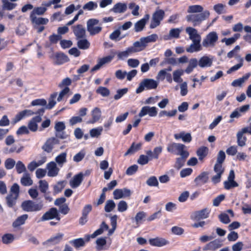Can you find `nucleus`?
Returning <instances> with one entry per match:
<instances>
[{
  "mask_svg": "<svg viewBox=\"0 0 251 251\" xmlns=\"http://www.w3.org/2000/svg\"><path fill=\"white\" fill-rule=\"evenodd\" d=\"M14 235L10 233H6L1 238L2 242L4 244L11 243L14 241Z\"/></svg>",
  "mask_w": 251,
  "mask_h": 251,
  "instance_id": "obj_40",
  "label": "nucleus"
},
{
  "mask_svg": "<svg viewBox=\"0 0 251 251\" xmlns=\"http://www.w3.org/2000/svg\"><path fill=\"white\" fill-rule=\"evenodd\" d=\"M49 41L51 44H56L58 41L60 40L62 38L61 35L52 34L49 37Z\"/></svg>",
  "mask_w": 251,
  "mask_h": 251,
  "instance_id": "obj_63",
  "label": "nucleus"
},
{
  "mask_svg": "<svg viewBox=\"0 0 251 251\" xmlns=\"http://www.w3.org/2000/svg\"><path fill=\"white\" fill-rule=\"evenodd\" d=\"M167 150L169 152L177 155L189 152L186 150L185 145L176 143L169 144L167 146Z\"/></svg>",
  "mask_w": 251,
  "mask_h": 251,
  "instance_id": "obj_4",
  "label": "nucleus"
},
{
  "mask_svg": "<svg viewBox=\"0 0 251 251\" xmlns=\"http://www.w3.org/2000/svg\"><path fill=\"white\" fill-rule=\"evenodd\" d=\"M102 131V127L101 126L97 128H93L90 131V134L92 137H98L101 134Z\"/></svg>",
  "mask_w": 251,
  "mask_h": 251,
  "instance_id": "obj_58",
  "label": "nucleus"
},
{
  "mask_svg": "<svg viewBox=\"0 0 251 251\" xmlns=\"http://www.w3.org/2000/svg\"><path fill=\"white\" fill-rule=\"evenodd\" d=\"M55 219L59 221L61 219L59 212L55 207H52L46 212L41 218V221H46Z\"/></svg>",
  "mask_w": 251,
  "mask_h": 251,
  "instance_id": "obj_6",
  "label": "nucleus"
},
{
  "mask_svg": "<svg viewBox=\"0 0 251 251\" xmlns=\"http://www.w3.org/2000/svg\"><path fill=\"white\" fill-rule=\"evenodd\" d=\"M34 114V112L29 109H25L18 113L13 119L12 123L15 124L26 117H29Z\"/></svg>",
  "mask_w": 251,
  "mask_h": 251,
  "instance_id": "obj_11",
  "label": "nucleus"
},
{
  "mask_svg": "<svg viewBox=\"0 0 251 251\" xmlns=\"http://www.w3.org/2000/svg\"><path fill=\"white\" fill-rule=\"evenodd\" d=\"M209 16V11L205 10L201 13L187 15L186 16V20L187 22L192 23L194 26H196L200 25L203 21L208 19Z\"/></svg>",
  "mask_w": 251,
  "mask_h": 251,
  "instance_id": "obj_1",
  "label": "nucleus"
},
{
  "mask_svg": "<svg viewBox=\"0 0 251 251\" xmlns=\"http://www.w3.org/2000/svg\"><path fill=\"white\" fill-rule=\"evenodd\" d=\"M101 116V111L100 108L95 107L92 111V119L89 121L88 124H94L98 122Z\"/></svg>",
  "mask_w": 251,
  "mask_h": 251,
  "instance_id": "obj_28",
  "label": "nucleus"
},
{
  "mask_svg": "<svg viewBox=\"0 0 251 251\" xmlns=\"http://www.w3.org/2000/svg\"><path fill=\"white\" fill-rule=\"evenodd\" d=\"M157 39L158 36L156 34H152L147 37H142V40L144 41L146 45H147L149 43L155 42Z\"/></svg>",
  "mask_w": 251,
  "mask_h": 251,
  "instance_id": "obj_47",
  "label": "nucleus"
},
{
  "mask_svg": "<svg viewBox=\"0 0 251 251\" xmlns=\"http://www.w3.org/2000/svg\"><path fill=\"white\" fill-rule=\"evenodd\" d=\"M21 183L24 186H30L32 184V180L29 177L28 175L26 176H23L21 179Z\"/></svg>",
  "mask_w": 251,
  "mask_h": 251,
  "instance_id": "obj_53",
  "label": "nucleus"
},
{
  "mask_svg": "<svg viewBox=\"0 0 251 251\" xmlns=\"http://www.w3.org/2000/svg\"><path fill=\"white\" fill-rule=\"evenodd\" d=\"M200 161L203 162V159L206 157L208 153V148L203 146L199 148L196 152Z\"/></svg>",
  "mask_w": 251,
  "mask_h": 251,
  "instance_id": "obj_27",
  "label": "nucleus"
},
{
  "mask_svg": "<svg viewBox=\"0 0 251 251\" xmlns=\"http://www.w3.org/2000/svg\"><path fill=\"white\" fill-rule=\"evenodd\" d=\"M193 44H192L188 48H187L186 50L187 52L192 53L195 51H198L201 50V47L200 44V39L194 40Z\"/></svg>",
  "mask_w": 251,
  "mask_h": 251,
  "instance_id": "obj_23",
  "label": "nucleus"
},
{
  "mask_svg": "<svg viewBox=\"0 0 251 251\" xmlns=\"http://www.w3.org/2000/svg\"><path fill=\"white\" fill-rule=\"evenodd\" d=\"M69 243L73 246L75 249H78L85 245V241L82 238L72 240L69 241Z\"/></svg>",
  "mask_w": 251,
  "mask_h": 251,
  "instance_id": "obj_34",
  "label": "nucleus"
},
{
  "mask_svg": "<svg viewBox=\"0 0 251 251\" xmlns=\"http://www.w3.org/2000/svg\"><path fill=\"white\" fill-rule=\"evenodd\" d=\"M116 204L114 201L112 200L107 201L106 202L104 210L106 212L112 211L115 207Z\"/></svg>",
  "mask_w": 251,
  "mask_h": 251,
  "instance_id": "obj_42",
  "label": "nucleus"
},
{
  "mask_svg": "<svg viewBox=\"0 0 251 251\" xmlns=\"http://www.w3.org/2000/svg\"><path fill=\"white\" fill-rule=\"evenodd\" d=\"M165 16V12L162 9L156 10L152 15V20L150 25L151 28H154L160 25L161 21L163 20Z\"/></svg>",
  "mask_w": 251,
  "mask_h": 251,
  "instance_id": "obj_5",
  "label": "nucleus"
},
{
  "mask_svg": "<svg viewBox=\"0 0 251 251\" xmlns=\"http://www.w3.org/2000/svg\"><path fill=\"white\" fill-rule=\"evenodd\" d=\"M210 209L205 208L201 210L196 211L194 214V220L200 221L208 218L210 213Z\"/></svg>",
  "mask_w": 251,
  "mask_h": 251,
  "instance_id": "obj_15",
  "label": "nucleus"
},
{
  "mask_svg": "<svg viewBox=\"0 0 251 251\" xmlns=\"http://www.w3.org/2000/svg\"><path fill=\"white\" fill-rule=\"evenodd\" d=\"M96 92L103 97H107L110 94L109 90L107 88L102 86H100L97 89Z\"/></svg>",
  "mask_w": 251,
  "mask_h": 251,
  "instance_id": "obj_46",
  "label": "nucleus"
},
{
  "mask_svg": "<svg viewBox=\"0 0 251 251\" xmlns=\"http://www.w3.org/2000/svg\"><path fill=\"white\" fill-rule=\"evenodd\" d=\"M181 156L176 158L174 167L177 170H179L185 164L186 158L189 156V153H183L180 155Z\"/></svg>",
  "mask_w": 251,
  "mask_h": 251,
  "instance_id": "obj_20",
  "label": "nucleus"
},
{
  "mask_svg": "<svg viewBox=\"0 0 251 251\" xmlns=\"http://www.w3.org/2000/svg\"><path fill=\"white\" fill-rule=\"evenodd\" d=\"M186 32L189 35V38L192 40H201V36L198 33L197 29L192 27H187L186 28Z\"/></svg>",
  "mask_w": 251,
  "mask_h": 251,
  "instance_id": "obj_25",
  "label": "nucleus"
},
{
  "mask_svg": "<svg viewBox=\"0 0 251 251\" xmlns=\"http://www.w3.org/2000/svg\"><path fill=\"white\" fill-rule=\"evenodd\" d=\"M73 33L77 39L84 38L86 36V30L84 26L80 24L72 26Z\"/></svg>",
  "mask_w": 251,
  "mask_h": 251,
  "instance_id": "obj_12",
  "label": "nucleus"
},
{
  "mask_svg": "<svg viewBox=\"0 0 251 251\" xmlns=\"http://www.w3.org/2000/svg\"><path fill=\"white\" fill-rule=\"evenodd\" d=\"M203 8L200 5H193L188 7L187 12L188 13H200L203 12Z\"/></svg>",
  "mask_w": 251,
  "mask_h": 251,
  "instance_id": "obj_33",
  "label": "nucleus"
},
{
  "mask_svg": "<svg viewBox=\"0 0 251 251\" xmlns=\"http://www.w3.org/2000/svg\"><path fill=\"white\" fill-rule=\"evenodd\" d=\"M126 9V4L125 3L118 2L114 5L112 9H110V11H113L116 13H122L125 12Z\"/></svg>",
  "mask_w": 251,
  "mask_h": 251,
  "instance_id": "obj_24",
  "label": "nucleus"
},
{
  "mask_svg": "<svg viewBox=\"0 0 251 251\" xmlns=\"http://www.w3.org/2000/svg\"><path fill=\"white\" fill-rule=\"evenodd\" d=\"M149 242L151 245L155 247H162L169 244V241L161 237L151 238Z\"/></svg>",
  "mask_w": 251,
  "mask_h": 251,
  "instance_id": "obj_16",
  "label": "nucleus"
},
{
  "mask_svg": "<svg viewBox=\"0 0 251 251\" xmlns=\"http://www.w3.org/2000/svg\"><path fill=\"white\" fill-rule=\"evenodd\" d=\"M222 241L219 239H215L207 244L203 248L204 251H215L222 246Z\"/></svg>",
  "mask_w": 251,
  "mask_h": 251,
  "instance_id": "obj_10",
  "label": "nucleus"
},
{
  "mask_svg": "<svg viewBox=\"0 0 251 251\" xmlns=\"http://www.w3.org/2000/svg\"><path fill=\"white\" fill-rule=\"evenodd\" d=\"M55 64L61 65L69 61L68 57L64 53H57L55 55Z\"/></svg>",
  "mask_w": 251,
  "mask_h": 251,
  "instance_id": "obj_29",
  "label": "nucleus"
},
{
  "mask_svg": "<svg viewBox=\"0 0 251 251\" xmlns=\"http://www.w3.org/2000/svg\"><path fill=\"white\" fill-rule=\"evenodd\" d=\"M146 183L150 186H158V181L155 176H152L149 177L146 181Z\"/></svg>",
  "mask_w": 251,
  "mask_h": 251,
  "instance_id": "obj_51",
  "label": "nucleus"
},
{
  "mask_svg": "<svg viewBox=\"0 0 251 251\" xmlns=\"http://www.w3.org/2000/svg\"><path fill=\"white\" fill-rule=\"evenodd\" d=\"M99 22V20L96 19H90L87 21V28L91 35H94L98 34L101 31V27H94V25L98 24Z\"/></svg>",
  "mask_w": 251,
  "mask_h": 251,
  "instance_id": "obj_7",
  "label": "nucleus"
},
{
  "mask_svg": "<svg viewBox=\"0 0 251 251\" xmlns=\"http://www.w3.org/2000/svg\"><path fill=\"white\" fill-rule=\"evenodd\" d=\"M249 76L250 75L247 74L242 77L235 79L232 81L231 85L233 87L241 86L245 81L248 79Z\"/></svg>",
  "mask_w": 251,
  "mask_h": 251,
  "instance_id": "obj_35",
  "label": "nucleus"
},
{
  "mask_svg": "<svg viewBox=\"0 0 251 251\" xmlns=\"http://www.w3.org/2000/svg\"><path fill=\"white\" fill-rule=\"evenodd\" d=\"M18 197L14 196L13 194L10 193L6 197V203L9 207H13L16 204Z\"/></svg>",
  "mask_w": 251,
  "mask_h": 251,
  "instance_id": "obj_30",
  "label": "nucleus"
},
{
  "mask_svg": "<svg viewBox=\"0 0 251 251\" xmlns=\"http://www.w3.org/2000/svg\"><path fill=\"white\" fill-rule=\"evenodd\" d=\"M96 244L97 245V250L101 251L103 249V246L106 244V240L105 238H100L96 240Z\"/></svg>",
  "mask_w": 251,
  "mask_h": 251,
  "instance_id": "obj_54",
  "label": "nucleus"
},
{
  "mask_svg": "<svg viewBox=\"0 0 251 251\" xmlns=\"http://www.w3.org/2000/svg\"><path fill=\"white\" fill-rule=\"evenodd\" d=\"M16 169L18 174H21L26 171L24 164L21 161H18L16 164Z\"/></svg>",
  "mask_w": 251,
  "mask_h": 251,
  "instance_id": "obj_55",
  "label": "nucleus"
},
{
  "mask_svg": "<svg viewBox=\"0 0 251 251\" xmlns=\"http://www.w3.org/2000/svg\"><path fill=\"white\" fill-rule=\"evenodd\" d=\"M30 19L32 24H35L38 25H46L49 22L48 19L42 17L37 18L36 16L30 17Z\"/></svg>",
  "mask_w": 251,
  "mask_h": 251,
  "instance_id": "obj_31",
  "label": "nucleus"
},
{
  "mask_svg": "<svg viewBox=\"0 0 251 251\" xmlns=\"http://www.w3.org/2000/svg\"><path fill=\"white\" fill-rule=\"evenodd\" d=\"M64 234L61 233H57L55 236L50 237L47 242L53 243L54 244L59 243L62 239Z\"/></svg>",
  "mask_w": 251,
  "mask_h": 251,
  "instance_id": "obj_38",
  "label": "nucleus"
},
{
  "mask_svg": "<svg viewBox=\"0 0 251 251\" xmlns=\"http://www.w3.org/2000/svg\"><path fill=\"white\" fill-rule=\"evenodd\" d=\"M208 173L207 172H203L201 173L195 179L194 182L197 185H201L205 184L208 180Z\"/></svg>",
  "mask_w": 251,
  "mask_h": 251,
  "instance_id": "obj_19",
  "label": "nucleus"
},
{
  "mask_svg": "<svg viewBox=\"0 0 251 251\" xmlns=\"http://www.w3.org/2000/svg\"><path fill=\"white\" fill-rule=\"evenodd\" d=\"M77 45L80 49L86 50L90 47V44L87 39L82 38L78 41Z\"/></svg>",
  "mask_w": 251,
  "mask_h": 251,
  "instance_id": "obj_37",
  "label": "nucleus"
},
{
  "mask_svg": "<svg viewBox=\"0 0 251 251\" xmlns=\"http://www.w3.org/2000/svg\"><path fill=\"white\" fill-rule=\"evenodd\" d=\"M138 166L134 164L129 166L127 170H126V174L128 176H131L136 173V172L138 171Z\"/></svg>",
  "mask_w": 251,
  "mask_h": 251,
  "instance_id": "obj_59",
  "label": "nucleus"
},
{
  "mask_svg": "<svg viewBox=\"0 0 251 251\" xmlns=\"http://www.w3.org/2000/svg\"><path fill=\"white\" fill-rule=\"evenodd\" d=\"M44 205L42 202H36L31 200H26L21 204L23 211L27 212H37L41 210Z\"/></svg>",
  "mask_w": 251,
  "mask_h": 251,
  "instance_id": "obj_2",
  "label": "nucleus"
},
{
  "mask_svg": "<svg viewBox=\"0 0 251 251\" xmlns=\"http://www.w3.org/2000/svg\"><path fill=\"white\" fill-rule=\"evenodd\" d=\"M59 143L58 140L55 137H51L49 138L44 145L42 146V149L46 152L50 153L51 152L53 145Z\"/></svg>",
  "mask_w": 251,
  "mask_h": 251,
  "instance_id": "obj_13",
  "label": "nucleus"
},
{
  "mask_svg": "<svg viewBox=\"0 0 251 251\" xmlns=\"http://www.w3.org/2000/svg\"><path fill=\"white\" fill-rule=\"evenodd\" d=\"M243 133L244 132L242 131V132H239L237 134L238 145L240 147L244 146L247 140V138L243 136Z\"/></svg>",
  "mask_w": 251,
  "mask_h": 251,
  "instance_id": "obj_41",
  "label": "nucleus"
},
{
  "mask_svg": "<svg viewBox=\"0 0 251 251\" xmlns=\"http://www.w3.org/2000/svg\"><path fill=\"white\" fill-rule=\"evenodd\" d=\"M97 7L98 4L96 2L93 1H90L83 5V9L84 10L91 11L96 9Z\"/></svg>",
  "mask_w": 251,
  "mask_h": 251,
  "instance_id": "obj_45",
  "label": "nucleus"
},
{
  "mask_svg": "<svg viewBox=\"0 0 251 251\" xmlns=\"http://www.w3.org/2000/svg\"><path fill=\"white\" fill-rule=\"evenodd\" d=\"M171 231L175 235H181L184 233V230L182 227L174 226L171 228Z\"/></svg>",
  "mask_w": 251,
  "mask_h": 251,
  "instance_id": "obj_62",
  "label": "nucleus"
},
{
  "mask_svg": "<svg viewBox=\"0 0 251 251\" xmlns=\"http://www.w3.org/2000/svg\"><path fill=\"white\" fill-rule=\"evenodd\" d=\"M146 45L144 41L142 40V37L140 38V41H136L133 44V46L130 47L129 50L130 51H132V53L134 52H139L143 50L146 47Z\"/></svg>",
  "mask_w": 251,
  "mask_h": 251,
  "instance_id": "obj_14",
  "label": "nucleus"
},
{
  "mask_svg": "<svg viewBox=\"0 0 251 251\" xmlns=\"http://www.w3.org/2000/svg\"><path fill=\"white\" fill-rule=\"evenodd\" d=\"M15 165V161L12 158H7L4 162V166L7 170L12 169Z\"/></svg>",
  "mask_w": 251,
  "mask_h": 251,
  "instance_id": "obj_56",
  "label": "nucleus"
},
{
  "mask_svg": "<svg viewBox=\"0 0 251 251\" xmlns=\"http://www.w3.org/2000/svg\"><path fill=\"white\" fill-rule=\"evenodd\" d=\"M158 85V82L153 79H144L139 84V87L136 89V93L139 94L142 92L145 89L147 90L156 89Z\"/></svg>",
  "mask_w": 251,
  "mask_h": 251,
  "instance_id": "obj_3",
  "label": "nucleus"
},
{
  "mask_svg": "<svg viewBox=\"0 0 251 251\" xmlns=\"http://www.w3.org/2000/svg\"><path fill=\"white\" fill-rule=\"evenodd\" d=\"M67 153L62 152L55 157L56 162L59 164H62L66 162Z\"/></svg>",
  "mask_w": 251,
  "mask_h": 251,
  "instance_id": "obj_50",
  "label": "nucleus"
},
{
  "mask_svg": "<svg viewBox=\"0 0 251 251\" xmlns=\"http://www.w3.org/2000/svg\"><path fill=\"white\" fill-rule=\"evenodd\" d=\"M157 108L155 106L150 107L149 106H143L140 112L139 116L143 117L148 114L150 117H155L157 115Z\"/></svg>",
  "mask_w": 251,
  "mask_h": 251,
  "instance_id": "obj_9",
  "label": "nucleus"
},
{
  "mask_svg": "<svg viewBox=\"0 0 251 251\" xmlns=\"http://www.w3.org/2000/svg\"><path fill=\"white\" fill-rule=\"evenodd\" d=\"M146 24L143 21L140 20L137 22L134 25V30L136 32H140L143 30Z\"/></svg>",
  "mask_w": 251,
  "mask_h": 251,
  "instance_id": "obj_49",
  "label": "nucleus"
},
{
  "mask_svg": "<svg viewBox=\"0 0 251 251\" xmlns=\"http://www.w3.org/2000/svg\"><path fill=\"white\" fill-rule=\"evenodd\" d=\"M225 7V5L223 4L218 3L214 6L213 9L217 13L221 14L224 13Z\"/></svg>",
  "mask_w": 251,
  "mask_h": 251,
  "instance_id": "obj_64",
  "label": "nucleus"
},
{
  "mask_svg": "<svg viewBox=\"0 0 251 251\" xmlns=\"http://www.w3.org/2000/svg\"><path fill=\"white\" fill-rule=\"evenodd\" d=\"M150 160L147 155L144 154L140 155L137 160V163L141 165H144L148 163Z\"/></svg>",
  "mask_w": 251,
  "mask_h": 251,
  "instance_id": "obj_57",
  "label": "nucleus"
},
{
  "mask_svg": "<svg viewBox=\"0 0 251 251\" xmlns=\"http://www.w3.org/2000/svg\"><path fill=\"white\" fill-rule=\"evenodd\" d=\"M47 169L48 170V176L50 177H54L56 176L59 171L57 167L56 163L53 161H51L47 164Z\"/></svg>",
  "mask_w": 251,
  "mask_h": 251,
  "instance_id": "obj_18",
  "label": "nucleus"
},
{
  "mask_svg": "<svg viewBox=\"0 0 251 251\" xmlns=\"http://www.w3.org/2000/svg\"><path fill=\"white\" fill-rule=\"evenodd\" d=\"M140 144H135V143H133L126 152L125 153V155L126 156L128 154L134 153L138 151L140 149Z\"/></svg>",
  "mask_w": 251,
  "mask_h": 251,
  "instance_id": "obj_39",
  "label": "nucleus"
},
{
  "mask_svg": "<svg viewBox=\"0 0 251 251\" xmlns=\"http://www.w3.org/2000/svg\"><path fill=\"white\" fill-rule=\"evenodd\" d=\"M128 91L127 88H124L119 89L117 91V94L114 96V98L115 100H118L121 99L125 94H126Z\"/></svg>",
  "mask_w": 251,
  "mask_h": 251,
  "instance_id": "obj_61",
  "label": "nucleus"
},
{
  "mask_svg": "<svg viewBox=\"0 0 251 251\" xmlns=\"http://www.w3.org/2000/svg\"><path fill=\"white\" fill-rule=\"evenodd\" d=\"M47 10V8L45 7H35L33 10L31 12L30 17H33L34 16L42 15H43Z\"/></svg>",
  "mask_w": 251,
  "mask_h": 251,
  "instance_id": "obj_36",
  "label": "nucleus"
},
{
  "mask_svg": "<svg viewBox=\"0 0 251 251\" xmlns=\"http://www.w3.org/2000/svg\"><path fill=\"white\" fill-rule=\"evenodd\" d=\"M128 205L126 201H121L118 204V210L120 212H123L127 209Z\"/></svg>",
  "mask_w": 251,
  "mask_h": 251,
  "instance_id": "obj_60",
  "label": "nucleus"
},
{
  "mask_svg": "<svg viewBox=\"0 0 251 251\" xmlns=\"http://www.w3.org/2000/svg\"><path fill=\"white\" fill-rule=\"evenodd\" d=\"M174 137L176 140L181 139L185 143H190L192 139L191 134L190 133H185L184 131L175 134Z\"/></svg>",
  "mask_w": 251,
  "mask_h": 251,
  "instance_id": "obj_22",
  "label": "nucleus"
},
{
  "mask_svg": "<svg viewBox=\"0 0 251 251\" xmlns=\"http://www.w3.org/2000/svg\"><path fill=\"white\" fill-rule=\"evenodd\" d=\"M218 39V36L217 33L215 31L210 32L203 40L202 45L205 47L214 46Z\"/></svg>",
  "mask_w": 251,
  "mask_h": 251,
  "instance_id": "obj_8",
  "label": "nucleus"
},
{
  "mask_svg": "<svg viewBox=\"0 0 251 251\" xmlns=\"http://www.w3.org/2000/svg\"><path fill=\"white\" fill-rule=\"evenodd\" d=\"M183 75V72L182 70H176L173 72V79L177 83H180L182 82V79L181 78V76Z\"/></svg>",
  "mask_w": 251,
  "mask_h": 251,
  "instance_id": "obj_43",
  "label": "nucleus"
},
{
  "mask_svg": "<svg viewBox=\"0 0 251 251\" xmlns=\"http://www.w3.org/2000/svg\"><path fill=\"white\" fill-rule=\"evenodd\" d=\"M39 189L43 193H46L49 188V184L45 180H41L39 181Z\"/></svg>",
  "mask_w": 251,
  "mask_h": 251,
  "instance_id": "obj_48",
  "label": "nucleus"
},
{
  "mask_svg": "<svg viewBox=\"0 0 251 251\" xmlns=\"http://www.w3.org/2000/svg\"><path fill=\"white\" fill-rule=\"evenodd\" d=\"M224 188L226 190H229L232 188L238 186V184L235 180H226L224 182Z\"/></svg>",
  "mask_w": 251,
  "mask_h": 251,
  "instance_id": "obj_44",
  "label": "nucleus"
},
{
  "mask_svg": "<svg viewBox=\"0 0 251 251\" xmlns=\"http://www.w3.org/2000/svg\"><path fill=\"white\" fill-rule=\"evenodd\" d=\"M28 218V215L26 214H23L17 217L13 222L12 226L14 228H18L21 226L24 225L25 221Z\"/></svg>",
  "mask_w": 251,
  "mask_h": 251,
  "instance_id": "obj_21",
  "label": "nucleus"
},
{
  "mask_svg": "<svg viewBox=\"0 0 251 251\" xmlns=\"http://www.w3.org/2000/svg\"><path fill=\"white\" fill-rule=\"evenodd\" d=\"M198 65L201 68L210 67L212 65V60L207 56H203L200 59Z\"/></svg>",
  "mask_w": 251,
  "mask_h": 251,
  "instance_id": "obj_26",
  "label": "nucleus"
},
{
  "mask_svg": "<svg viewBox=\"0 0 251 251\" xmlns=\"http://www.w3.org/2000/svg\"><path fill=\"white\" fill-rule=\"evenodd\" d=\"M83 179V174L82 173H79L74 176L70 181V186L73 188L78 187Z\"/></svg>",
  "mask_w": 251,
  "mask_h": 251,
  "instance_id": "obj_17",
  "label": "nucleus"
},
{
  "mask_svg": "<svg viewBox=\"0 0 251 251\" xmlns=\"http://www.w3.org/2000/svg\"><path fill=\"white\" fill-rule=\"evenodd\" d=\"M108 226L105 223V222H102L100 224V227L96 230L93 234H91V238H94L98 235L101 234L104 230H106L108 229Z\"/></svg>",
  "mask_w": 251,
  "mask_h": 251,
  "instance_id": "obj_32",
  "label": "nucleus"
},
{
  "mask_svg": "<svg viewBox=\"0 0 251 251\" xmlns=\"http://www.w3.org/2000/svg\"><path fill=\"white\" fill-rule=\"evenodd\" d=\"M64 181H59L53 187V191L55 194H58L62 191L65 187Z\"/></svg>",
  "mask_w": 251,
  "mask_h": 251,
  "instance_id": "obj_52",
  "label": "nucleus"
}]
</instances>
